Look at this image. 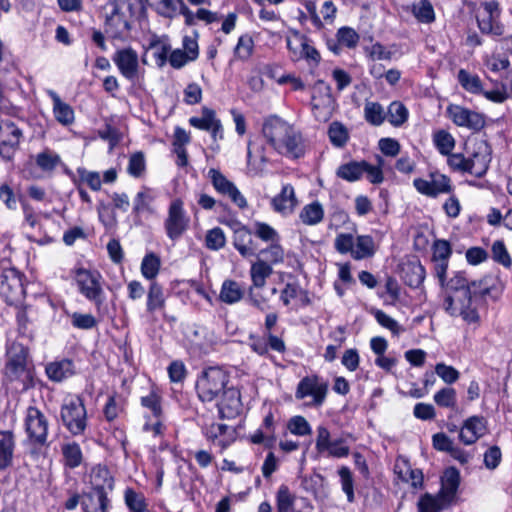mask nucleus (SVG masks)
<instances>
[{
    "label": "nucleus",
    "instance_id": "f257e3e1",
    "mask_svg": "<svg viewBox=\"0 0 512 512\" xmlns=\"http://www.w3.org/2000/svg\"><path fill=\"white\" fill-rule=\"evenodd\" d=\"M262 134L267 144L284 157L298 159L305 154L301 132L277 115H271L264 120Z\"/></svg>",
    "mask_w": 512,
    "mask_h": 512
},
{
    "label": "nucleus",
    "instance_id": "f03ea898",
    "mask_svg": "<svg viewBox=\"0 0 512 512\" xmlns=\"http://www.w3.org/2000/svg\"><path fill=\"white\" fill-rule=\"evenodd\" d=\"M6 376L11 381H20L26 387L32 379L29 350L19 342H12L7 348Z\"/></svg>",
    "mask_w": 512,
    "mask_h": 512
},
{
    "label": "nucleus",
    "instance_id": "7ed1b4c3",
    "mask_svg": "<svg viewBox=\"0 0 512 512\" xmlns=\"http://www.w3.org/2000/svg\"><path fill=\"white\" fill-rule=\"evenodd\" d=\"M229 375L220 367H209L203 370L196 382V391L203 402H211L220 397L227 387Z\"/></svg>",
    "mask_w": 512,
    "mask_h": 512
},
{
    "label": "nucleus",
    "instance_id": "20e7f679",
    "mask_svg": "<svg viewBox=\"0 0 512 512\" xmlns=\"http://www.w3.org/2000/svg\"><path fill=\"white\" fill-rule=\"evenodd\" d=\"M61 419L64 426L73 434L80 435L87 426V413L83 400L79 396H71L64 400L61 407Z\"/></svg>",
    "mask_w": 512,
    "mask_h": 512
},
{
    "label": "nucleus",
    "instance_id": "39448f33",
    "mask_svg": "<svg viewBox=\"0 0 512 512\" xmlns=\"http://www.w3.org/2000/svg\"><path fill=\"white\" fill-rule=\"evenodd\" d=\"M24 296V275L13 267L4 269L0 274V297L9 305H18Z\"/></svg>",
    "mask_w": 512,
    "mask_h": 512
},
{
    "label": "nucleus",
    "instance_id": "423d86ee",
    "mask_svg": "<svg viewBox=\"0 0 512 512\" xmlns=\"http://www.w3.org/2000/svg\"><path fill=\"white\" fill-rule=\"evenodd\" d=\"M190 226V217L184 209L181 199L173 200L168 208V214L164 221V228L167 237L171 241L180 239Z\"/></svg>",
    "mask_w": 512,
    "mask_h": 512
},
{
    "label": "nucleus",
    "instance_id": "0eeeda50",
    "mask_svg": "<svg viewBox=\"0 0 512 512\" xmlns=\"http://www.w3.org/2000/svg\"><path fill=\"white\" fill-rule=\"evenodd\" d=\"M22 138L23 132L14 121L9 118L0 119V156L5 161L13 159Z\"/></svg>",
    "mask_w": 512,
    "mask_h": 512
},
{
    "label": "nucleus",
    "instance_id": "6e6552de",
    "mask_svg": "<svg viewBox=\"0 0 512 512\" xmlns=\"http://www.w3.org/2000/svg\"><path fill=\"white\" fill-rule=\"evenodd\" d=\"M328 392V384L322 381L318 376H306L298 383L295 397L296 399H304L308 396L312 397L309 405L319 407L321 406Z\"/></svg>",
    "mask_w": 512,
    "mask_h": 512
},
{
    "label": "nucleus",
    "instance_id": "1a4fd4ad",
    "mask_svg": "<svg viewBox=\"0 0 512 512\" xmlns=\"http://www.w3.org/2000/svg\"><path fill=\"white\" fill-rule=\"evenodd\" d=\"M500 8L495 0L485 1L477 16L478 27L482 33L501 36L504 33L503 25L499 22Z\"/></svg>",
    "mask_w": 512,
    "mask_h": 512
},
{
    "label": "nucleus",
    "instance_id": "9d476101",
    "mask_svg": "<svg viewBox=\"0 0 512 512\" xmlns=\"http://www.w3.org/2000/svg\"><path fill=\"white\" fill-rule=\"evenodd\" d=\"M416 190L428 197L435 198L440 194H449L453 191L451 179L439 172L429 174V179L416 178L413 181Z\"/></svg>",
    "mask_w": 512,
    "mask_h": 512
},
{
    "label": "nucleus",
    "instance_id": "9b49d317",
    "mask_svg": "<svg viewBox=\"0 0 512 512\" xmlns=\"http://www.w3.org/2000/svg\"><path fill=\"white\" fill-rule=\"evenodd\" d=\"M315 447L318 453H327L329 457L333 458L347 457L350 453V448L346 444V439L344 437H340L332 440L329 430L324 426H319L317 428Z\"/></svg>",
    "mask_w": 512,
    "mask_h": 512
},
{
    "label": "nucleus",
    "instance_id": "f8f14e48",
    "mask_svg": "<svg viewBox=\"0 0 512 512\" xmlns=\"http://www.w3.org/2000/svg\"><path fill=\"white\" fill-rule=\"evenodd\" d=\"M48 420L36 407H29L25 417V428L30 441L43 445L47 441Z\"/></svg>",
    "mask_w": 512,
    "mask_h": 512
},
{
    "label": "nucleus",
    "instance_id": "ddd939ff",
    "mask_svg": "<svg viewBox=\"0 0 512 512\" xmlns=\"http://www.w3.org/2000/svg\"><path fill=\"white\" fill-rule=\"evenodd\" d=\"M447 113L453 123L459 127L479 131L485 126V118L482 114L460 105H449Z\"/></svg>",
    "mask_w": 512,
    "mask_h": 512
},
{
    "label": "nucleus",
    "instance_id": "4468645a",
    "mask_svg": "<svg viewBox=\"0 0 512 512\" xmlns=\"http://www.w3.org/2000/svg\"><path fill=\"white\" fill-rule=\"evenodd\" d=\"M99 275L94 274L86 269H79L76 272V282L79 286L80 292L90 301L95 302L97 305L103 303L102 294L103 290L99 282Z\"/></svg>",
    "mask_w": 512,
    "mask_h": 512
},
{
    "label": "nucleus",
    "instance_id": "2eb2a0df",
    "mask_svg": "<svg viewBox=\"0 0 512 512\" xmlns=\"http://www.w3.org/2000/svg\"><path fill=\"white\" fill-rule=\"evenodd\" d=\"M502 293V285L500 280L492 275H488L479 281H471L467 298L471 302L472 298L481 297L496 300Z\"/></svg>",
    "mask_w": 512,
    "mask_h": 512
},
{
    "label": "nucleus",
    "instance_id": "dca6fc26",
    "mask_svg": "<svg viewBox=\"0 0 512 512\" xmlns=\"http://www.w3.org/2000/svg\"><path fill=\"white\" fill-rule=\"evenodd\" d=\"M113 62L119 72L127 80L133 81L138 76L139 60L137 52L131 47L117 50L113 57Z\"/></svg>",
    "mask_w": 512,
    "mask_h": 512
},
{
    "label": "nucleus",
    "instance_id": "f3484780",
    "mask_svg": "<svg viewBox=\"0 0 512 512\" xmlns=\"http://www.w3.org/2000/svg\"><path fill=\"white\" fill-rule=\"evenodd\" d=\"M214 188L221 194L227 195L239 208L247 207V201L237 187L216 169L209 170Z\"/></svg>",
    "mask_w": 512,
    "mask_h": 512
},
{
    "label": "nucleus",
    "instance_id": "a211bd4d",
    "mask_svg": "<svg viewBox=\"0 0 512 512\" xmlns=\"http://www.w3.org/2000/svg\"><path fill=\"white\" fill-rule=\"evenodd\" d=\"M486 433L487 420L483 416L474 415L463 422L459 438L465 445H472Z\"/></svg>",
    "mask_w": 512,
    "mask_h": 512
},
{
    "label": "nucleus",
    "instance_id": "6ab92c4d",
    "mask_svg": "<svg viewBox=\"0 0 512 512\" xmlns=\"http://www.w3.org/2000/svg\"><path fill=\"white\" fill-rule=\"evenodd\" d=\"M217 400L221 418H233L241 409L240 392L233 387H226Z\"/></svg>",
    "mask_w": 512,
    "mask_h": 512
},
{
    "label": "nucleus",
    "instance_id": "aec40b11",
    "mask_svg": "<svg viewBox=\"0 0 512 512\" xmlns=\"http://www.w3.org/2000/svg\"><path fill=\"white\" fill-rule=\"evenodd\" d=\"M189 123L195 128L211 132L215 141L217 138H223L221 122L216 118L215 111L210 108L203 107L201 117H191Z\"/></svg>",
    "mask_w": 512,
    "mask_h": 512
},
{
    "label": "nucleus",
    "instance_id": "412c9836",
    "mask_svg": "<svg viewBox=\"0 0 512 512\" xmlns=\"http://www.w3.org/2000/svg\"><path fill=\"white\" fill-rule=\"evenodd\" d=\"M298 205L294 187L286 184L282 187L281 192L272 198L271 206L275 212L284 216L293 213Z\"/></svg>",
    "mask_w": 512,
    "mask_h": 512
},
{
    "label": "nucleus",
    "instance_id": "4be33fe9",
    "mask_svg": "<svg viewBox=\"0 0 512 512\" xmlns=\"http://www.w3.org/2000/svg\"><path fill=\"white\" fill-rule=\"evenodd\" d=\"M491 161L490 148L486 142H481L472 156L468 158V173L475 177H482Z\"/></svg>",
    "mask_w": 512,
    "mask_h": 512
},
{
    "label": "nucleus",
    "instance_id": "5701e85b",
    "mask_svg": "<svg viewBox=\"0 0 512 512\" xmlns=\"http://www.w3.org/2000/svg\"><path fill=\"white\" fill-rule=\"evenodd\" d=\"M252 233V231L243 225L234 230L233 245L244 258L256 255L257 247L252 239Z\"/></svg>",
    "mask_w": 512,
    "mask_h": 512
},
{
    "label": "nucleus",
    "instance_id": "b1692460",
    "mask_svg": "<svg viewBox=\"0 0 512 512\" xmlns=\"http://www.w3.org/2000/svg\"><path fill=\"white\" fill-rule=\"evenodd\" d=\"M53 103V114L55 119L63 126H69L75 121L74 109L53 90L47 91Z\"/></svg>",
    "mask_w": 512,
    "mask_h": 512
},
{
    "label": "nucleus",
    "instance_id": "393cba45",
    "mask_svg": "<svg viewBox=\"0 0 512 512\" xmlns=\"http://www.w3.org/2000/svg\"><path fill=\"white\" fill-rule=\"evenodd\" d=\"M15 436L11 430H0V471L12 465Z\"/></svg>",
    "mask_w": 512,
    "mask_h": 512
},
{
    "label": "nucleus",
    "instance_id": "a878e982",
    "mask_svg": "<svg viewBox=\"0 0 512 512\" xmlns=\"http://www.w3.org/2000/svg\"><path fill=\"white\" fill-rule=\"evenodd\" d=\"M81 505L84 512H107L109 499L104 492L91 489L90 492L82 495Z\"/></svg>",
    "mask_w": 512,
    "mask_h": 512
},
{
    "label": "nucleus",
    "instance_id": "bb28decb",
    "mask_svg": "<svg viewBox=\"0 0 512 512\" xmlns=\"http://www.w3.org/2000/svg\"><path fill=\"white\" fill-rule=\"evenodd\" d=\"M45 372L51 381L61 382L75 373L74 364L69 359L50 362L46 365Z\"/></svg>",
    "mask_w": 512,
    "mask_h": 512
},
{
    "label": "nucleus",
    "instance_id": "cd10ccee",
    "mask_svg": "<svg viewBox=\"0 0 512 512\" xmlns=\"http://www.w3.org/2000/svg\"><path fill=\"white\" fill-rule=\"evenodd\" d=\"M90 484L91 489L107 495L113 489V478L105 466L98 465L91 470Z\"/></svg>",
    "mask_w": 512,
    "mask_h": 512
},
{
    "label": "nucleus",
    "instance_id": "c85d7f7f",
    "mask_svg": "<svg viewBox=\"0 0 512 512\" xmlns=\"http://www.w3.org/2000/svg\"><path fill=\"white\" fill-rule=\"evenodd\" d=\"M249 273L252 282L250 287L260 289L265 286L267 279L273 274V267L269 265L267 261L257 258V260L251 264Z\"/></svg>",
    "mask_w": 512,
    "mask_h": 512
},
{
    "label": "nucleus",
    "instance_id": "c756f323",
    "mask_svg": "<svg viewBox=\"0 0 512 512\" xmlns=\"http://www.w3.org/2000/svg\"><path fill=\"white\" fill-rule=\"evenodd\" d=\"M451 501L448 496L438 493L432 496L429 493L423 495L418 501L419 512H440L450 505Z\"/></svg>",
    "mask_w": 512,
    "mask_h": 512
},
{
    "label": "nucleus",
    "instance_id": "7c9ffc66",
    "mask_svg": "<svg viewBox=\"0 0 512 512\" xmlns=\"http://www.w3.org/2000/svg\"><path fill=\"white\" fill-rule=\"evenodd\" d=\"M366 167V161H350L340 165L336 175L345 181L354 182L364 175Z\"/></svg>",
    "mask_w": 512,
    "mask_h": 512
},
{
    "label": "nucleus",
    "instance_id": "2f4dec72",
    "mask_svg": "<svg viewBox=\"0 0 512 512\" xmlns=\"http://www.w3.org/2000/svg\"><path fill=\"white\" fill-rule=\"evenodd\" d=\"M244 296V290L241 285L234 281L227 279L222 283L219 299L225 304H234L239 302Z\"/></svg>",
    "mask_w": 512,
    "mask_h": 512
},
{
    "label": "nucleus",
    "instance_id": "473e14b6",
    "mask_svg": "<svg viewBox=\"0 0 512 512\" xmlns=\"http://www.w3.org/2000/svg\"><path fill=\"white\" fill-rule=\"evenodd\" d=\"M299 218L303 224L308 226L319 224L324 218V209L322 204L318 201H314L305 205L299 214Z\"/></svg>",
    "mask_w": 512,
    "mask_h": 512
},
{
    "label": "nucleus",
    "instance_id": "72a5a7b5",
    "mask_svg": "<svg viewBox=\"0 0 512 512\" xmlns=\"http://www.w3.org/2000/svg\"><path fill=\"white\" fill-rule=\"evenodd\" d=\"M375 254V243L371 236L360 235L354 242L352 257L355 260L370 258Z\"/></svg>",
    "mask_w": 512,
    "mask_h": 512
},
{
    "label": "nucleus",
    "instance_id": "f704fd0d",
    "mask_svg": "<svg viewBox=\"0 0 512 512\" xmlns=\"http://www.w3.org/2000/svg\"><path fill=\"white\" fill-rule=\"evenodd\" d=\"M284 249L279 242H272L266 248L256 251L257 258L265 260L269 265L282 263L284 261Z\"/></svg>",
    "mask_w": 512,
    "mask_h": 512
},
{
    "label": "nucleus",
    "instance_id": "c9c22d12",
    "mask_svg": "<svg viewBox=\"0 0 512 512\" xmlns=\"http://www.w3.org/2000/svg\"><path fill=\"white\" fill-rule=\"evenodd\" d=\"M404 281L410 287H419L425 279V268L420 262H410L403 269Z\"/></svg>",
    "mask_w": 512,
    "mask_h": 512
},
{
    "label": "nucleus",
    "instance_id": "e433bc0d",
    "mask_svg": "<svg viewBox=\"0 0 512 512\" xmlns=\"http://www.w3.org/2000/svg\"><path fill=\"white\" fill-rule=\"evenodd\" d=\"M458 81L467 92L471 94H481L483 92V84L480 77L461 69L458 72Z\"/></svg>",
    "mask_w": 512,
    "mask_h": 512
},
{
    "label": "nucleus",
    "instance_id": "4c0bfd02",
    "mask_svg": "<svg viewBox=\"0 0 512 512\" xmlns=\"http://www.w3.org/2000/svg\"><path fill=\"white\" fill-rule=\"evenodd\" d=\"M62 454L65 466L70 469H74L82 463V451L80 446L75 442L64 444L62 446Z\"/></svg>",
    "mask_w": 512,
    "mask_h": 512
},
{
    "label": "nucleus",
    "instance_id": "58836bf2",
    "mask_svg": "<svg viewBox=\"0 0 512 512\" xmlns=\"http://www.w3.org/2000/svg\"><path fill=\"white\" fill-rule=\"evenodd\" d=\"M364 118L369 124L379 126L384 122L386 113L378 102L367 101L364 106Z\"/></svg>",
    "mask_w": 512,
    "mask_h": 512
},
{
    "label": "nucleus",
    "instance_id": "ea45409f",
    "mask_svg": "<svg viewBox=\"0 0 512 512\" xmlns=\"http://www.w3.org/2000/svg\"><path fill=\"white\" fill-rule=\"evenodd\" d=\"M112 11L106 18V26L110 29L115 28L114 36L122 34L124 31L130 29L128 21L120 13L119 7L116 3L112 4Z\"/></svg>",
    "mask_w": 512,
    "mask_h": 512
},
{
    "label": "nucleus",
    "instance_id": "a19ab883",
    "mask_svg": "<svg viewBox=\"0 0 512 512\" xmlns=\"http://www.w3.org/2000/svg\"><path fill=\"white\" fill-rule=\"evenodd\" d=\"M165 305V298L162 286L157 282H152L147 294V310L153 312L157 309L163 308Z\"/></svg>",
    "mask_w": 512,
    "mask_h": 512
},
{
    "label": "nucleus",
    "instance_id": "79ce46f5",
    "mask_svg": "<svg viewBox=\"0 0 512 512\" xmlns=\"http://www.w3.org/2000/svg\"><path fill=\"white\" fill-rule=\"evenodd\" d=\"M387 117L393 126L398 127L407 121L408 110L401 102L394 101L388 107Z\"/></svg>",
    "mask_w": 512,
    "mask_h": 512
},
{
    "label": "nucleus",
    "instance_id": "37998d69",
    "mask_svg": "<svg viewBox=\"0 0 512 512\" xmlns=\"http://www.w3.org/2000/svg\"><path fill=\"white\" fill-rule=\"evenodd\" d=\"M253 234L266 243L280 242L279 233L265 222H255L253 225Z\"/></svg>",
    "mask_w": 512,
    "mask_h": 512
},
{
    "label": "nucleus",
    "instance_id": "c03bdc74",
    "mask_svg": "<svg viewBox=\"0 0 512 512\" xmlns=\"http://www.w3.org/2000/svg\"><path fill=\"white\" fill-rule=\"evenodd\" d=\"M328 135L331 143L335 147H343L348 139L349 133L347 128L340 122H332L328 129Z\"/></svg>",
    "mask_w": 512,
    "mask_h": 512
},
{
    "label": "nucleus",
    "instance_id": "a18cd8bd",
    "mask_svg": "<svg viewBox=\"0 0 512 512\" xmlns=\"http://www.w3.org/2000/svg\"><path fill=\"white\" fill-rule=\"evenodd\" d=\"M412 12L415 18L422 23H432L435 20L433 6L428 0L415 3Z\"/></svg>",
    "mask_w": 512,
    "mask_h": 512
},
{
    "label": "nucleus",
    "instance_id": "49530a36",
    "mask_svg": "<svg viewBox=\"0 0 512 512\" xmlns=\"http://www.w3.org/2000/svg\"><path fill=\"white\" fill-rule=\"evenodd\" d=\"M254 41L248 34L239 37L236 47L234 49L235 58L246 61L253 54Z\"/></svg>",
    "mask_w": 512,
    "mask_h": 512
},
{
    "label": "nucleus",
    "instance_id": "de8ad7c7",
    "mask_svg": "<svg viewBox=\"0 0 512 512\" xmlns=\"http://www.w3.org/2000/svg\"><path fill=\"white\" fill-rule=\"evenodd\" d=\"M294 501L295 497L289 488L285 485L280 486L276 496L277 512H293Z\"/></svg>",
    "mask_w": 512,
    "mask_h": 512
},
{
    "label": "nucleus",
    "instance_id": "09e8293b",
    "mask_svg": "<svg viewBox=\"0 0 512 512\" xmlns=\"http://www.w3.org/2000/svg\"><path fill=\"white\" fill-rule=\"evenodd\" d=\"M160 265H161L160 258L156 254H154V253L147 254L143 258L142 263H141L142 275L146 279H149V280L154 279L157 276V274L159 273Z\"/></svg>",
    "mask_w": 512,
    "mask_h": 512
},
{
    "label": "nucleus",
    "instance_id": "8fccbe9b",
    "mask_svg": "<svg viewBox=\"0 0 512 512\" xmlns=\"http://www.w3.org/2000/svg\"><path fill=\"white\" fill-rule=\"evenodd\" d=\"M434 402L442 408L454 409L457 403L456 391L452 387H444L433 397Z\"/></svg>",
    "mask_w": 512,
    "mask_h": 512
},
{
    "label": "nucleus",
    "instance_id": "3c124183",
    "mask_svg": "<svg viewBox=\"0 0 512 512\" xmlns=\"http://www.w3.org/2000/svg\"><path fill=\"white\" fill-rule=\"evenodd\" d=\"M226 244L224 231L220 227H215L207 231L205 236V245L209 250L218 251Z\"/></svg>",
    "mask_w": 512,
    "mask_h": 512
},
{
    "label": "nucleus",
    "instance_id": "603ef678",
    "mask_svg": "<svg viewBox=\"0 0 512 512\" xmlns=\"http://www.w3.org/2000/svg\"><path fill=\"white\" fill-rule=\"evenodd\" d=\"M459 485V472L454 469H448L445 472L444 477V489L441 490L439 493L445 496L449 497V500L452 501L454 498V495L456 493V490Z\"/></svg>",
    "mask_w": 512,
    "mask_h": 512
},
{
    "label": "nucleus",
    "instance_id": "864d4df0",
    "mask_svg": "<svg viewBox=\"0 0 512 512\" xmlns=\"http://www.w3.org/2000/svg\"><path fill=\"white\" fill-rule=\"evenodd\" d=\"M60 162V156L49 150H45L36 156V164L43 171L54 170Z\"/></svg>",
    "mask_w": 512,
    "mask_h": 512
},
{
    "label": "nucleus",
    "instance_id": "5fc2aeb1",
    "mask_svg": "<svg viewBox=\"0 0 512 512\" xmlns=\"http://www.w3.org/2000/svg\"><path fill=\"white\" fill-rule=\"evenodd\" d=\"M433 140L438 151L443 155H449L455 146L453 136L444 130L435 133Z\"/></svg>",
    "mask_w": 512,
    "mask_h": 512
},
{
    "label": "nucleus",
    "instance_id": "6e6d98bb",
    "mask_svg": "<svg viewBox=\"0 0 512 512\" xmlns=\"http://www.w3.org/2000/svg\"><path fill=\"white\" fill-rule=\"evenodd\" d=\"M151 5L155 6L158 12L165 17H173L178 11V5L181 0H147Z\"/></svg>",
    "mask_w": 512,
    "mask_h": 512
},
{
    "label": "nucleus",
    "instance_id": "4d7b16f0",
    "mask_svg": "<svg viewBox=\"0 0 512 512\" xmlns=\"http://www.w3.org/2000/svg\"><path fill=\"white\" fill-rule=\"evenodd\" d=\"M145 157L142 152H135L129 158V163L127 167V172L135 177H140L145 171Z\"/></svg>",
    "mask_w": 512,
    "mask_h": 512
},
{
    "label": "nucleus",
    "instance_id": "13d9d810",
    "mask_svg": "<svg viewBox=\"0 0 512 512\" xmlns=\"http://www.w3.org/2000/svg\"><path fill=\"white\" fill-rule=\"evenodd\" d=\"M297 40L301 47L300 57L317 65L321 59L320 53L317 49L310 45L309 40L304 36L298 37Z\"/></svg>",
    "mask_w": 512,
    "mask_h": 512
},
{
    "label": "nucleus",
    "instance_id": "bf43d9fd",
    "mask_svg": "<svg viewBox=\"0 0 512 512\" xmlns=\"http://www.w3.org/2000/svg\"><path fill=\"white\" fill-rule=\"evenodd\" d=\"M435 373L448 385L455 383L460 377V373L457 369L445 363H437Z\"/></svg>",
    "mask_w": 512,
    "mask_h": 512
},
{
    "label": "nucleus",
    "instance_id": "052dcab7",
    "mask_svg": "<svg viewBox=\"0 0 512 512\" xmlns=\"http://www.w3.org/2000/svg\"><path fill=\"white\" fill-rule=\"evenodd\" d=\"M492 257L494 261L509 268L512 265V260L503 241H495L492 245Z\"/></svg>",
    "mask_w": 512,
    "mask_h": 512
},
{
    "label": "nucleus",
    "instance_id": "680f3d73",
    "mask_svg": "<svg viewBox=\"0 0 512 512\" xmlns=\"http://www.w3.org/2000/svg\"><path fill=\"white\" fill-rule=\"evenodd\" d=\"M288 429L292 434L305 436L310 435L312 430L308 421L302 416H294L288 422Z\"/></svg>",
    "mask_w": 512,
    "mask_h": 512
},
{
    "label": "nucleus",
    "instance_id": "e2e57ef3",
    "mask_svg": "<svg viewBox=\"0 0 512 512\" xmlns=\"http://www.w3.org/2000/svg\"><path fill=\"white\" fill-rule=\"evenodd\" d=\"M354 236L350 233H340L336 236L334 241L335 249L341 254L350 253L352 255V251L354 249Z\"/></svg>",
    "mask_w": 512,
    "mask_h": 512
},
{
    "label": "nucleus",
    "instance_id": "0e129e2a",
    "mask_svg": "<svg viewBox=\"0 0 512 512\" xmlns=\"http://www.w3.org/2000/svg\"><path fill=\"white\" fill-rule=\"evenodd\" d=\"M153 197L149 194L147 189L137 193L133 201V212L139 215L145 211H150V203Z\"/></svg>",
    "mask_w": 512,
    "mask_h": 512
},
{
    "label": "nucleus",
    "instance_id": "69168bd1",
    "mask_svg": "<svg viewBox=\"0 0 512 512\" xmlns=\"http://www.w3.org/2000/svg\"><path fill=\"white\" fill-rule=\"evenodd\" d=\"M433 261H448L452 250L448 241L446 240H436L433 244Z\"/></svg>",
    "mask_w": 512,
    "mask_h": 512
},
{
    "label": "nucleus",
    "instance_id": "338daca9",
    "mask_svg": "<svg viewBox=\"0 0 512 512\" xmlns=\"http://www.w3.org/2000/svg\"><path fill=\"white\" fill-rule=\"evenodd\" d=\"M338 41L341 45H345L348 48H353L359 41V35L356 31L349 27H342L337 33Z\"/></svg>",
    "mask_w": 512,
    "mask_h": 512
},
{
    "label": "nucleus",
    "instance_id": "774afa93",
    "mask_svg": "<svg viewBox=\"0 0 512 512\" xmlns=\"http://www.w3.org/2000/svg\"><path fill=\"white\" fill-rule=\"evenodd\" d=\"M501 459H502L501 449L498 446L494 445V446L489 447L486 450V452L484 453L483 461H484V465L487 469L494 470L499 466Z\"/></svg>",
    "mask_w": 512,
    "mask_h": 512
}]
</instances>
